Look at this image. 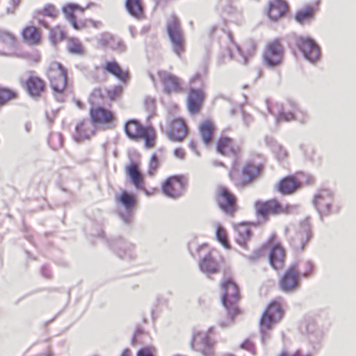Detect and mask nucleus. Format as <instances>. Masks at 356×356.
Instances as JSON below:
<instances>
[{
  "mask_svg": "<svg viewBox=\"0 0 356 356\" xmlns=\"http://www.w3.org/2000/svg\"><path fill=\"white\" fill-rule=\"evenodd\" d=\"M264 164L256 159H250L240 165L239 159L232 163L228 177L235 187L243 188L252 184L263 173Z\"/></svg>",
  "mask_w": 356,
  "mask_h": 356,
  "instance_id": "1",
  "label": "nucleus"
},
{
  "mask_svg": "<svg viewBox=\"0 0 356 356\" xmlns=\"http://www.w3.org/2000/svg\"><path fill=\"white\" fill-rule=\"evenodd\" d=\"M222 290L221 302L227 311L230 322L241 313L238 302L241 299L240 289L234 279L230 276H225L220 281Z\"/></svg>",
  "mask_w": 356,
  "mask_h": 356,
  "instance_id": "2",
  "label": "nucleus"
},
{
  "mask_svg": "<svg viewBox=\"0 0 356 356\" xmlns=\"http://www.w3.org/2000/svg\"><path fill=\"white\" fill-rule=\"evenodd\" d=\"M256 216L264 222L269 220L270 215L281 216L288 215L291 213L293 206L289 204H283L277 198H271L267 200H257L254 202Z\"/></svg>",
  "mask_w": 356,
  "mask_h": 356,
  "instance_id": "3",
  "label": "nucleus"
},
{
  "mask_svg": "<svg viewBox=\"0 0 356 356\" xmlns=\"http://www.w3.org/2000/svg\"><path fill=\"white\" fill-rule=\"evenodd\" d=\"M124 129L129 138L136 141L143 139L146 148L155 146L156 133L152 127H144L138 120H129L125 123Z\"/></svg>",
  "mask_w": 356,
  "mask_h": 356,
  "instance_id": "4",
  "label": "nucleus"
},
{
  "mask_svg": "<svg viewBox=\"0 0 356 356\" xmlns=\"http://www.w3.org/2000/svg\"><path fill=\"white\" fill-rule=\"evenodd\" d=\"M284 315V310L280 300H272L261 314L259 327L262 337L268 336L275 325L279 323Z\"/></svg>",
  "mask_w": 356,
  "mask_h": 356,
  "instance_id": "5",
  "label": "nucleus"
},
{
  "mask_svg": "<svg viewBox=\"0 0 356 356\" xmlns=\"http://www.w3.org/2000/svg\"><path fill=\"white\" fill-rule=\"evenodd\" d=\"M48 78L54 95L58 98L63 96L67 86V73L66 69L58 62H51L47 70Z\"/></svg>",
  "mask_w": 356,
  "mask_h": 356,
  "instance_id": "6",
  "label": "nucleus"
},
{
  "mask_svg": "<svg viewBox=\"0 0 356 356\" xmlns=\"http://www.w3.org/2000/svg\"><path fill=\"white\" fill-rule=\"evenodd\" d=\"M166 31L173 52L179 58H182L186 50V42L180 20L177 16L173 15L167 20Z\"/></svg>",
  "mask_w": 356,
  "mask_h": 356,
  "instance_id": "7",
  "label": "nucleus"
},
{
  "mask_svg": "<svg viewBox=\"0 0 356 356\" xmlns=\"http://www.w3.org/2000/svg\"><path fill=\"white\" fill-rule=\"evenodd\" d=\"M188 184V179L184 175H172L162 182L161 188L165 196L177 199L183 195Z\"/></svg>",
  "mask_w": 356,
  "mask_h": 356,
  "instance_id": "8",
  "label": "nucleus"
},
{
  "mask_svg": "<svg viewBox=\"0 0 356 356\" xmlns=\"http://www.w3.org/2000/svg\"><path fill=\"white\" fill-rule=\"evenodd\" d=\"M266 245L269 249V262L275 270H282L285 266L286 252L283 245L277 241L276 234H273Z\"/></svg>",
  "mask_w": 356,
  "mask_h": 356,
  "instance_id": "9",
  "label": "nucleus"
},
{
  "mask_svg": "<svg viewBox=\"0 0 356 356\" xmlns=\"http://www.w3.org/2000/svg\"><path fill=\"white\" fill-rule=\"evenodd\" d=\"M284 48L280 39L269 41L263 54V60L266 65L270 67L280 66L283 63Z\"/></svg>",
  "mask_w": 356,
  "mask_h": 356,
  "instance_id": "10",
  "label": "nucleus"
},
{
  "mask_svg": "<svg viewBox=\"0 0 356 356\" xmlns=\"http://www.w3.org/2000/svg\"><path fill=\"white\" fill-rule=\"evenodd\" d=\"M213 333V328L211 327L207 331H197L193 333L191 342V348L200 352L204 355H210L216 344L215 340L211 335Z\"/></svg>",
  "mask_w": 356,
  "mask_h": 356,
  "instance_id": "11",
  "label": "nucleus"
},
{
  "mask_svg": "<svg viewBox=\"0 0 356 356\" xmlns=\"http://www.w3.org/2000/svg\"><path fill=\"white\" fill-rule=\"evenodd\" d=\"M215 200L220 209L231 216L238 210L237 198L226 186H219L216 188Z\"/></svg>",
  "mask_w": 356,
  "mask_h": 356,
  "instance_id": "12",
  "label": "nucleus"
},
{
  "mask_svg": "<svg viewBox=\"0 0 356 356\" xmlns=\"http://www.w3.org/2000/svg\"><path fill=\"white\" fill-rule=\"evenodd\" d=\"M125 173L129 178L131 184L138 190L142 191L146 195L150 196L158 192L156 188L148 191L145 186V176L140 170V163L137 161H132L124 168Z\"/></svg>",
  "mask_w": 356,
  "mask_h": 356,
  "instance_id": "13",
  "label": "nucleus"
},
{
  "mask_svg": "<svg viewBox=\"0 0 356 356\" xmlns=\"http://www.w3.org/2000/svg\"><path fill=\"white\" fill-rule=\"evenodd\" d=\"M157 75L165 94L170 95L183 92V81L180 77L166 70H159Z\"/></svg>",
  "mask_w": 356,
  "mask_h": 356,
  "instance_id": "14",
  "label": "nucleus"
},
{
  "mask_svg": "<svg viewBox=\"0 0 356 356\" xmlns=\"http://www.w3.org/2000/svg\"><path fill=\"white\" fill-rule=\"evenodd\" d=\"M160 129L163 133L165 134L170 140L174 142L183 141L186 138L188 133L186 121L181 118L169 120L166 129L160 124Z\"/></svg>",
  "mask_w": 356,
  "mask_h": 356,
  "instance_id": "15",
  "label": "nucleus"
},
{
  "mask_svg": "<svg viewBox=\"0 0 356 356\" xmlns=\"http://www.w3.org/2000/svg\"><path fill=\"white\" fill-rule=\"evenodd\" d=\"M205 99L206 92L203 86L188 87L186 90V105L189 113L198 114L203 107Z\"/></svg>",
  "mask_w": 356,
  "mask_h": 356,
  "instance_id": "16",
  "label": "nucleus"
},
{
  "mask_svg": "<svg viewBox=\"0 0 356 356\" xmlns=\"http://www.w3.org/2000/svg\"><path fill=\"white\" fill-rule=\"evenodd\" d=\"M300 273L298 264L294 263L290 265L279 280V286L284 293H291L297 290L300 284Z\"/></svg>",
  "mask_w": 356,
  "mask_h": 356,
  "instance_id": "17",
  "label": "nucleus"
},
{
  "mask_svg": "<svg viewBox=\"0 0 356 356\" xmlns=\"http://www.w3.org/2000/svg\"><path fill=\"white\" fill-rule=\"evenodd\" d=\"M91 122L96 126L110 127L116 120L113 111L103 106H91L89 111Z\"/></svg>",
  "mask_w": 356,
  "mask_h": 356,
  "instance_id": "18",
  "label": "nucleus"
},
{
  "mask_svg": "<svg viewBox=\"0 0 356 356\" xmlns=\"http://www.w3.org/2000/svg\"><path fill=\"white\" fill-rule=\"evenodd\" d=\"M200 255H204L199 262V268L206 274H216L220 272V266L213 256V250L207 245H202L198 248Z\"/></svg>",
  "mask_w": 356,
  "mask_h": 356,
  "instance_id": "19",
  "label": "nucleus"
},
{
  "mask_svg": "<svg viewBox=\"0 0 356 356\" xmlns=\"http://www.w3.org/2000/svg\"><path fill=\"white\" fill-rule=\"evenodd\" d=\"M216 151L221 155L238 159L242 154V147L234 139L227 137H220L216 143Z\"/></svg>",
  "mask_w": 356,
  "mask_h": 356,
  "instance_id": "20",
  "label": "nucleus"
},
{
  "mask_svg": "<svg viewBox=\"0 0 356 356\" xmlns=\"http://www.w3.org/2000/svg\"><path fill=\"white\" fill-rule=\"evenodd\" d=\"M296 47L302 51L304 57L314 63L321 56L320 48L318 44L308 37L300 36L296 39Z\"/></svg>",
  "mask_w": 356,
  "mask_h": 356,
  "instance_id": "21",
  "label": "nucleus"
},
{
  "mask_svg": "<svg viewBox=\"0 0 356 356\" xmlns=\"http://www.w3.org/2000/svg\"><path fill=\"white\" fill-rule=\"evenodd\" d=\"M23 86L27 94L34 99L42 97L47 91L45 81L38 75H30L24 81Z\"/></svg>",
  "mask_w": 356,
  "mask_h": 356,
  "instance_id": "22",
  "label": "nucleus"
},
{
  "mask_svg": "<svg viewBox=\"0 0 356 356\" xmlns=\"http://www.w3.org/2000/svg\"><path fill=\"white\" fill-rule=\"evenodd\" d=\"M95 134V125L91 122L90 120L85 118L76 124L74 138L76 141L82 142L90 139Z\"/></svg>",
  "mask_w": 356,
  "mask_h": 356,
  "instance_id": "23",
  "label": "nucleus"
},
{
  "mask_svg": "<svg viewBox=\"0 0 356 356\" xmlns=\"http://www.w3.org/2000/svg\"><path fill=\"white\" fill-rule=\"evenodd\" d=\"M301 186V182L296 176L289 175L279 180L276 189L282 195H290L300 188Z\"/></svg>",
  "mask_w": 356,
  "mask_h": 356,
  "instance_id": "24",
  "label": "nucleus"
},
{
  "mask_svg": "<svg viewBox=\"0 0 356 356\" xmlns=\"http://www.w3.org/2000/svg\"><path fill=\"white\" fill-rule=\"evenodd\" d=\"M59 10L51 3L45 4L42 8L35 10L33 12V17L38 22V24L46 28H49V24L42 19V17H49L56 19L59 16Z\"/></svg>",
  "mask_w": 356,
  "mask_h": 356,
  "instance_id": "25",
  "label": "nucleus"
},
{
  "mask_svg": "<svg viewBox=\"0 0 356 356\" xmlns=\"http://www.w3.org/2000/svg\"><path fill=\"white\" fill-rule=\"evenodd\" d=\"M102 70L105 73L114 76L124 83L127 82L130 79L129 71L124 70L115 60L106 61L102 66Z\"/></svg>",
  "mask_w": 356,
  "mask_h": 356,
  "instance_id": "26",
  "label": "nucleus"
},
{
  "mask_svg": "<svg viewBox=\"0 0 356 356\" xmlns=\"http://www.w3.org/2000/svg\"><path fill=\"white\" fill-rule=\"evenodd\" d=\"M288 10V5L284 0H270L267 8V15L273 21L284 17Z\"/></svg>",
  "mask_w": 356,
  "mask_h": 356,
  "instance_id": "27",
  "label": "nucleus"
},
{
  "mask_svg": "<svg viewBox=\"0 0 356 356\" xmlns=\"http://www.w3.org/2000/svg\"><path fill=\"white\" fill-rule=\"evenodd\" d=\"M311 238L312 231L310 225L308 223H302L297 229L293 239V243L297 249L303 250Z\"/></svg>",
  "mask_w": 356,
  "mask_h": 356,
  "instance_id": "28",
  "label": "nucleus"
},
{
  "mask_svg": "<svg viewBox=\"0 0 356 356\" xmlns=\"http://www.w3.org/2000/svg\"><path fill=\"white\" fill-rule=\"evenodd\" d=\"M332 196L327 191H322L317 194L314 200V204L321 215H325L330 213Z\"/></svg>",
  "mask_w": 356,
  "mask_h": 356,
  "instance_id": "29",
  "label": "nucleus"
},
{
  "mask_svg": "<svg viewBox=\"0 0 356 356\" xmlns=\"http://www.w3.org/2000/svg\"><path fill=\"white\" fill-rule=\"evenodd\" d=\"M116 201L129 212L134 209L138 202L136 196L125 190L116 197Z\"/></svg>",
  "mask_w": 356,
  "mask_h": 356,
  "instance_id": "30",
  "label": "nucleus"
},
{
  "mask_svg": "<svg viewBox=\"0 0 356 356\" xmlns=\"http://www.w3.org/2000/svg\"><path fill=\"white\" fill-rule=\"evenodd\" d=\"M198 129L204 144L209 145L213 140L216 130L213 122L209 120H204L200 124Z\"/></svg>",
  "mask_w": 356,
  "mask_h": 356,
  "instance_id": "31",
  "label": "nucleus"
},
{
  "mask_svg": "<svg viewBox=\"0 0 356 356\" xmlns=\"http://www.w3.org/2000/svg\"><path fill=\"white\" fill-rule=\"evenodd\" d=\"M23 39L29 44L37 45L41 42V32L34 26H26L22 33Z\"/></svg>",
  "mask_w": 356,
  "mask_h": 356,
  "instance_id": "32",
  "label": "nucleus"
},
{
  "mask_svg": "<svg viewBox=\"0 0 356 356\" xmlns=\"http://www.w3.org/2000/svg\"><path fill=\"white\" fill-rule=\"evenodd\" d=\"M236 242L243 247H245L247 242L252 237V231L248 224L243 222L236 225Z\"/></svg>",
  "mask_w": 356,
  "mask_h": 356,
  "instance_id": "33",
  "label": "nucleus"
},
{
  "mask_svg": "<svg viewBox=\"0 0 356 356\" xmlns=\"http://www.w3.org/2000/svg\"><path fill=\"white\" fill-rule=\"evenodd\" d=\"M125 7L129 13L138 19H141L145 15V8L142 0H127Z\"/></svg>",
  "mask_w": 356,
  "mask_h": 356,
  "instance_id": "34",
  "label": "nucleus"
},
{
  "mask_svg": "<svg viewBox=\"0 0 356 356\" xmlns=\"http://www.w3.org/2000/svg\"><path fill=\"white\" fill-rule=\"evenodd\" d=\"M17 38L10 32L0 29V46L6 51H10L15 49Z\"/></svg>",
  "mask_w": 356,
  "mask_h": 356,
  "instance_id": "35",
  "label": "nucleus"
},
{
  "mask_svg": "<svg viewBox=\"0 0 356 356\" xmlns=\"http://www.w3.org/2000/svg\"><path fill=\"white\" fill-rule=\"evenodd\" d=\"M88 100L91 106H100L99 104L106 102L105 86H98L93 88L88 96Z\"/></svg>",
  "mask_w": 356,
  "mask_h": 356,
  "instance_id": "36",
  "label": "nucleus"
},
{
  "mask_svg": "<svg viewBox=\"0 0 356 356\" xmlns=\"http://www.w3.org/2000/svg\"><path fill=\"white\" fill-rule=\"evenodd\" d=\"M19 97L17 90L8 87L0 86V107L8 104L10 101Z\"/></svg>",
  "mask_w": 356,
  "mask_h": 356,
  "instance_id": "37",
  "label": "nucleus"
},
{
  "mask_svg": "<svg viewBox=\"0 0 356 356\" xmlns=\"http://www.w3.org/2000/svg\"><path fill=\"white\" fill-rule=\"evenodd\" d=\"M48 29H49V39L54 45H56L66 38V32L61 25Z\"/></svg>",
  "mask_w": 356,
  "mask_h": 356,
  "instance_id": "38",
  "label": "nucleus"
},
{
  "mask_svg": "<svg viewBox=\"0 0 356 356\" xmlns=\"http://www.w3.org/2000/svg\"><path fill=\"white\" fill-rule=\"evenodd\" d=\"M106 102L110 103L121 99L123 95V87L120 85H114L105 87Z\"/></svg>",
  "mask_w": 356,
  "mask_h": 356,
  "instance_id": "39",
  "label": "nucleus"
},
{
  "mask_svg": "<svg viewBox=\"0 0 356 356\" xmlns=\"http://www.w3.org/2000/svg\"><path fill=\"white\" fill-rule=\"evenodd\" d=\"M76 10H80L82 13L83 12V9L76 3H66L62 8V11L65 19L69 21L71 24L76 19L74 15V13Z\"/></svg>",
  "mask_w": 356,
  "mask_h": 356,
  "instance_id": "40",
  "label": "nucleus"
},
{
  "mask_svg": "<svg viewBox=\"0 0 356 356\" xmlns=\"http://www.w3.org/2000/svg\"><path fill=\"white\" fill-rule=\"evenodd\" d=\"M315 13L314 8L311 6H307L297 11L296 19L297 22L302 24L311 20Z\"/></svg>",
  "mask_w": 356,
  "mask_h": 356,
  "instance_id": "41",
  "label": "nucleus"
},
{
  "mask_svg": "<svg viewBox=\"0 0 356 356\" xmlns=\"http://www.w3.org/2000/svg\"><path fill=\"white\" fill-rule=\"evenodd\" d=\"M67 50L70 53L77 55H82L85 52L81 42L76 38H70L68 39Z\"/></svg>",
  "mask_w": 356,
  "mask_h": 356,
  "instance_id": "42",
  "label": "nucleus"
},
{
  "mask_svg": "<svg viewBox=\"0 0 356 356\" xmlns=\"http://www.w3.org/2000/svg\"><path fill=\"white\" fill-rule=\"evenodd\" d=\"M216 236L217 240L221 243V245L226 249L229 250L231 248L230 244L227 240V231L224 227L218 225L216 228Z\"/></svg>",
  "mask_w": 356,
  "mask_h": 356,
  "instance_id": "43",
  "label": "nucleus"
},
{
  "mask_svg": "<svg viewBox=\"0 0 356 356\" xmlns=\"http://www.w3.org/2000/svg\"><path fill=\"white\" fill-rule=\"evenodd\" d=\"M160 167V161L158 156L154 154L149 159L148 163L147 174L149 176H154Z\"/></svg>",
  "mask_w": 356,
  "mask_h": 356,
  "instance_id": "44",
  "label": "nucleus"
},
{
  "mask_svg": "<svg viewBox=\"0 0 356 356\" xmlns=\"http://www.w3.org/2000/svg\"><path fill=\"white\" fill-rule=\"evenodd\" d=\"M88 22H90L88 18H85L80 20L76 19L72 24V26L76 31H81L86 29H88Z\"/></svg>",
  "mask_w": 356,
  "mask_h": 356,
  "instance_id": "45",
  "label": "nucleus"
},
{
  "mask_svg": "<svg viewBox=\"0 0 356 356\" xmlns=\"http://www.w3.org/2000/svg\"><path fill=\"white\" fill-rule=\"evenodd\" d=\"M155 349L152 346H146L140 348L136 356H154Z\"/></svg>",
  "mask_w": 356,
  "mask_h": 356,
  "instance_id": "46",
  "label": "nucleus"
},
{
  "mask_svg": "<svg viewBox=\"0 0 356 356\" xmlns=\"http://www.w3.org/2000/svg\"><path fill=\"white\" fill-rule=\"evenodd\" d=\"M277 120L279 121H291L295 120V115L293 112L286 113L285 111H282L279 113L277 116Z\"/></svg>",
  "mask_w": 356,
  "mask_h": 356,
  "instance_id": "47",
  "label": "nucleus"
},
{
  "mask_svg": "<svg viewBox=\"0 0 356 356\" xmlns=\"http://www.w3.org/2000/svg\"><path fill=\"white\" fill-rule=\"evenodd\" d=\"M241 348L252 353V354H255V351H256L255 346H254V343L249 339L244 341L241 343Z\"/></svg>",
  "mask_w": 356,
  "mask_h": 356,
  "instance_id": "48",
  "label": "nucleus"
},
{
  "mask_svg": "<svg viewBox=\"0 0 356 356\" xmlns=\"http://www.w3.org/2000/svg\"><path fill=\"white\" fill-rule=\"evenodd\" d=\"M144 106L148 111H152L156 107V100L152 97H147L144 100Z\"/></svg>",
  "mask_w": 356,
  "mask_h": 356,
  "instance_id": "49",
  "label": "nucleus"
},
{
  "mask_svg": "<svg viewBox=\"0 0 356 356\" xmlns=\"http://www.w3.org/2000/svg\"><path fill=\"white\" fill-rule=\"evenodd\" d=\"M26 58L32 63H38L41 58L40 54L38 51H35L33 54H27Z\"/></svg>",
  "mask_w": 356,
  "mask_h": 356,
  "instance_id": "50",
  "label": "nucleus"
},
{
  "mask_svg": "<svg viewBox=\"0 0 356 356\" xmlns=\"http://www.w3.org/2000/svg\"><path fill=\"white\" fill-rule=\"evenodd\" d=\"M174 155L179 159H184L185 158L186 152L183 148L178 147L174 150Z\"/></svg>",
  "mask_w": 356,
  "mask_h": 356,
  "instance_id": "51",
  "label": "nucleus"
},
{
  "mask_svg": "<svg viewBox=\"0 0 356 356\" xmlns=\"http://www.w3.org/2000/svg\"><path fill=\"white\" fill-rule=\"evenodd\" d=\"M88 28L99 29L102 26V23L100 21L89 19Z\"/></svg>",
  "mask_w": 356,
  "mask_h": 356,
  "instance_id": "52",
  "label": "nucleus"
},
{
  "mask_svg": "<svg viewBox=\"0 0 356 356\" xmlns=\"http://www.w3.org/2000/svg\"><path fill=\"white\" fill-rule=\"evenodd\" d=\"M73 102L79 109H83L85 108L84 104L81 100L74 99Z\"/></svg>",
  "mask_w": 356,
  "mask_h": 356,
  "instance_id": "53",
  "label": "nucleus"
},
{
  "mask_svg": "<svg viewBox=\"0 0 356 356\" xmlns=\"http://www.w3.org/2000/svg\"><path fill=\"white\" fill-rule=\"evenodd\" d=\"M131 350L129 348H125L121 353L120 356H131Z\"/></svg>",
  "mask_w": 356,
  "mask_h": 356,
  "instance_id": "54",
  "label": "nucleus"
},
{
  "mask_svg": "<svg viewBox=\"0 0 356 356\" xmlns=\"http://www.w3.org/2000/svg\"><path fill=\"white\" fill-rule=\"evenodd\" d=\"M287 356H312V355H302V353H300V351L297 350L295 353H293L292 355H289L287 353Z\"/></svg>",
  "mask_w": 356,
  "mask_h": 356,
  "instance_id": "55",
  "label": "nucleus"
},
{
  "mask_svg": "<svg viewBox=\"0 0 356 356\" xmlns=\"http://www.w3.org/2000/svg\"><path fill=\"white\" fill-rule=\"evenodd\" d=\"M315 181V179L313 177H309L308 179H307V184H314Z\"/></svg>",
  "mask_w": 356,
  "mask_h": 356,
  "instance_id": "56",
  "label": "nucleus"
},
{
  "mask_svg": "<svg viewBox=\"0 0 356 356\" xmlns=\"http://www.w3.org/2000/svg\"><path fill=\"white\" fill-rule=\"evenodd\" d=\"M197 79H200V76L199 75H195L194 76H193L191 79H190V83H192L193 82H194L195 81L197 80Z\"/></svg>",
  "mask_w": 356,
  "mask_h": 356,
  "instance_id": "57",
  "label": "nucleus"
},
{
  "mask_svg": "<svg viewBox=\"0 0 356 356\" xmlns=\"http://www.w3.org/2000/svg\"><path fill=\"white\" fill-rule=\"evenodd\" d=\"M189 146H190V147H191V149H195V147H196V144H195V142L191 141V142L190 143V144H189Z\"/></svg>",
  "mask_w": 356,
  "mask_h": 356,
  "instance_id": "58",
  "label": "nucleus"
},
{
  "mask_svg": "<svg viewBox=\"0 0 356 356\" xmlns=\"http://www.w3.org/2000/svg\"><path fill=\"white\" fill-rule=\"evenodd\" d=\"M277 356H287V352L282 350Z\"/></svg>",
  "mask_w": 356,
  "mask_h": 356,
  "instance_id": "59",
  "label": "nucleus"
},
{
  "mask_svg": "<svg viewBox=\"0 0 356 356\" xmlns=\"http://www.w3.org/2000/svg\"><path fill=\"white\" fill-rule=\"evenodd\" d=\"M290 105L293 108V111L296 109V104L294 102H290Z\"/></svg>",
  "mask_w": 356,
  "mask_h": 356,
  "instance_id": "60",
  "label": "nucleus"
},
{
  "mask_svg": "<svg viewBox=\"0 0 356 356\" xmlns=\"http://www.w3.org/2000/svg\"><path fill=\"white\" fill-rule=\"evenodd\" d=\"M234 46L236 47V49L240 52L241 53L242 52V50L240 48V47H238V45H236V44H234Z\"/></svg>",
  "mask_w": 356,
  "mask_h": 356,
  "instance_id": "61",
  "label": "nucleus"
},
{
  "mask_svg": "<svg viewBox=\"0 0 356 356\" xmlns=\"http://www.w3.org/2000/svg\"><path fill=\"white\" fill-rule=\"evenodd\" d=\"M217 165L223 166V165H224V164H223L222 162H218V163H217Z\"/></svg>",
  "mask_w": 356,
  "mask_h": 356,
  "instance_id": "62",
  "label": "nucleus"
},
{
  "mask_svg": "<svg viewBox=\"0 0 356 356\" xmlns=\"http://www.w3.org/2000/svg\"><path fill=\"white\" fill-rule=\"evenodd\" d=\"M220 325H221V327H226V326H227V325H226V324H224L223 323H220Z\"/></svg>",
  "mask_w": 356,
  "mask_h": 356,
  "instance_id": "63",
  "label": "nucleus"
}]
</instances>
